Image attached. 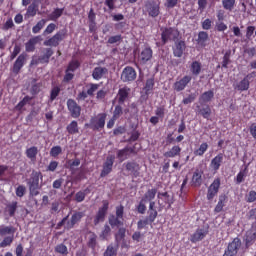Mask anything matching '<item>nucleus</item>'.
<instances>
[{"label": "nucleus", "mask_w": 256, "mask_h": 256, "mask_svg": "<svg viewBox=\"0 0 256 256\" xmlns=\"http://www.w3.org/2000/svg\"><path fill=\"white\" fill-rule=\"evenodd\" d=\"M125 206L120 204L116 206L115 214H111L108 217V223L112 229H118L117 233L115 234V241L116 243H121L125 239V235L127 233V229L123 227L125 225Z\"/></svg>", "instance_id": "nucleus-1"}, {"label": "nucleus", "mask_w": 256, "mask_h": 256, "mask_svg": "<svg viewBox=\"0 0 256 256\" xmlns=\"http://www.w3.org/2000/svg\"><path fill=\"white\" fill-rule=\"evenodd\" d=\"M39 179H43V174L41 171L33 170L30 178L27 180L30 197H37L39 195V190L41 189Z\"/></svg>", "instance_id": "nucleus-2"}, {"label": "nucleus", "mask_w": 256, "mask_h": 256, "mask_svg": "<svg viewBox=\"0 0 256 256\" xmlns=\"http://www.w3.org/2000/svg\"><path fill=\"white\" fill-rule=\"evenodd\" d=\"M83 217H85V213L83 212H74L69 219V215H67L66 217H64L60 222H58L57 227H63L64 225V229H66L67 231H71V229H73L77 223H79Z\"/></svg>", "instance_id": "nucleus-3"}, {"label": "nucleus", "mask_w": 256, "mask_h": 256, "mask_svg": "<svg viewBox=\"0 0 256 256\" xmlns=\"http://www.w3.org/2000/svg\"><path fill=\"white\" fill-rule=\"evenodd\" d=\"M107 120V113H99L97 116L90 119L89 124H85V127H90L93 131H101L105 129V121Z\"/></svg>", "instance_id": "nucleus-4"}, {"label": "nucleus", "mask_w": 256, "mask_h": 256, "mask_svg": "<svg viewBox=\"0 0 256 256\" xmlns=\"http://www.w3.org/2000/svg\"><path fill=\"white\" fill-rule=\"evenodd\" d=\"M65 37H67V29H62L50 39L44 41V45L45 47H59V44L65 39Z\"/></svg>", "instance_id": "nucleus-5"}, {"label": "nucleus", "mask_w": 256, "mask_h": 256, "mask_svg": "<svg viewBox=\"0 0 256 256\" xmlns=\"http://www.w3.org/2000/svg\"><path fill=\"white\" fill-rule=\"evenodd\" d=\"M239 249H241V239L236 237L228 244L222 256H237Z\"/></svg>", "instance_id": "nucleus-6"}, {"label": "nucleus", "mask_w": 256, "mask_h": 256, "mask_svg": "<svg viewBox=\"0 0 256 256\" xmlns=\"http://www.w3.org/2000/svg\"><path fill=\"white\" fill-rule=\"evenodd\" d=\"M219 189H221V178H215L213 182L210 184L207 190L206 198L208 201H213L215 199L217 193H219Z\"/></svg>", "instance_id": "nucleus-7"}, {"label": "nucleus", "mask_w": 256, "mask_h": 256, "mask_svg": "<svg viewBox=\"0 0 256 256\" xmlns=\"http://www.w3.org/2000/svg\"><path fill=\"white\" fill-rule=\"evenodd\" d=\"M145 9L149 15V17H159L161 14V7L159 2L157 1H147L145 3Z\"/></svg>", "instance_id": "nucleus-8"}, {"label": "nucleus", "mask_w": 256, "mask_h": 256, "mask_svg": "<svg viewBox=\"0 0 256 256\" xmlns=\"http://www.w3.org/2000/svg\"><path fill=\"white\" fill-rule=\"evenodd\" d=\"M107 211H109V202L103 201V206L98 209V212L94 216L93 223L94 225H99V223H103L105 221V217L107 216Z\"/></svg>", "instance_id": "nucleus-9"}, {"label": "nucleus", "mask_w": 256, "mask_h": 256, "mask_svg": "<svg viewBox=\"0 0 256 256\" xmlns=\"http://www.w3.org/2000/svg\"><path fill=\"white\" fill-rule=\"evenodd\" d=\"M193 81V76L191 75H184L182 78L178 79L174 84H173V89L177 93H180V91H185L187 85Z\"/></svg>", "instance_id": "nucleus-10"}, {"label": "nucleus", "mask_w": 256, "mask_h": 256, "mask_svg": "<svg viewBox=\"0 0 256 256\" xmlns=\"http://www.w3.org/2000/svg\"><path fill=\"white\" fill-rule=\"evenodd\" d=\"M135 79H137V71L131 66H126L122 71L121 81L123 83H130L131 81H135Z\"/></svg>", "instance_id": "nucleus-11"}, {"label": "nucleus", "mask_w": 256, "mask_h": 256, "mask_svg": "<svg viewBox=\"0 0 256 256\" xmlns=\"http://www.w3.org/2000/svg\"><path fill=\"white\" fill-rule=\"evenodd\" d=\"M26 63H27V54L26 53L20 54L13 64L12 73H14L15 75H19L23 67H25Z\"/></svg>", "instance_id": "nucleus-12"}, {"label": "nucleus", "mask_w": 256, "mask_h": 256, "mask_svg": "<svg viewBox=\"0 0 256 256\" xmlns=\"http://www.w3.org/2000/svg\"><path fill=\"white\" fill-rule=\"evenodd\" d=\"M115 163V156L109 155L106 158V161L102 165V170L100 173V177H107L113 171V164Z\"/></svg>", "instance_id": "nucleus-13"}, {"label": "nucleus", "mask_w": 256, "mask_h": 256, "mask_svg": "<svg viewBox=\"0 0 256 256\" xmlns=\"http://www.w3.org/2000/svg\"><path fill=\"white\" fill-rule=\"evenodd\" d=\"M67 108L68 111H70V115L73 117V119H79V117H81V106H79L75 100L68 99Z\"/></svg>", "instance_id": "nucleus-14"}, {"label": "nucleus", "mask_w": 256, "mask_h": 256, "mask_svg": "<svg viewBox=\"0 0 256 256\" xmlns=\"http://www.w3.org/2000/svg\"><path fill=\"white\" fill-rule=\"evenodd\" d=\"M223 161H225V154L224 153H218L214 158L210 161V170L214 173H217L219 169H221V165H223Z\"/></svg>", "instance_id": "nucleus-15"}, {"label": "nucleus", "mask_w": 256, "mask_h": 256, "mask_svg": "<svg viewBox=\"0 0 256 256\" xmlns=\"http://www.w3.org/2000/svg\"><path fill=\"white\" fill-rule=\"evenodd\" d=\"M129 95H131V88L128 86L120 88L116 96L118 105H125L126 101H129Z\"/></svg>", "instance_id": "nucleus-16"}, {"label": "nucleus", "mask_w": 256, "mask_h": 256, "mask_svg": "<svg viewBox=\"0 0 256 256\" xmlns=\"http://www.w3.org/2000/svg\"><path fill=\"white\" fill-rule=\"evenodd\" d=\"M187 49V44L183 40H177L174 42V46L172 47L174 57L181 58Z\"/></svg>", "instance_id": "nucleus-17"}, {"label": "nucleus", "mask_w": 256, "mask_h": 256, "mask_svg": "<svg viewBox=\"0 0 256 256\" xmlns=\"http://www.w3.org/2000/svg\"><path fill=\"white\" fill-rule=\"evenodd\" d=\"M209 235V230L206 228H198L190 237L191 243H199Z\"/></svg>", "instance_id": "nucleus-18"}, {"label": "nucleus", "mask_w": 256, "mask_h": 256, "mask_svg": "<svg viewBox=\"0 0 256 256\" xmlns=\"http://www.w3.org/2000/svg\"><path fill=\"white\" fill-rule=\"evenodd\" d=\"M126 171L131 173V175L135 178L139 177L141 175V166L139 163L135 161H130L125 164Z\"/></svg>", "instance_id": "nucleus-19"}, {"label": "nucleus", "mask_w": 256, "mask_h": 256, "mask_svg": "<svg viewBox=\"0 0 256 256\" xmlns=\"http://www.w3.org/2000/svg\"><path fill=\"white\" fill-rule=\"evenodd\" d=\"M133 153H135V148L126 146L123 149H120L117 151V159H119V161L123 163V161H126V159H129V156Z\"/></svg>", "instance_id": "nucleus-20"}, {"label": "nucleus", "mask_w": 256, "mask_h": 256, "mask_svg": "<svg viewBox=\"0 0 256 256\" xmlns=\"http://www.w3.org/2000/svg\"><path fill=\"white\" fill-rule=\"evenodd\" d=\"M171 37H173V41H175V39H177V35H175V29H173L171 27L165 28L161 33V41H162L163 45H167V43L169 42Z\"/></svg>", "instance_id": "nucleus-21"}, {"label": "nucleus", "mask_w": 256, "mask_h": 256, "mask_svg": "<svg viewBox=\"0 0 256 256\" xmlns=\"http://www.w3.org/2000/svg\"><path fill=\"white\" fill-rule=\"evenodd\" d=\"M109 73V70L106 67H95L92 71V78L94 81H101L107 74Z\"/></svg>", "instance_id": "nucleus-22"}, {"label": "nucleus", "mask_w": 256, "mask_h": 256, "mask_svg": "<svg viewBox=\"0 0 256 256\" xmlns=\"http://www.w3.org/2000/svg\"><path fill=\"white\" fill-rule=\"evenodd\" d=\"M159 213L157 212V208H155V202H150L148 207V216L146 219L150 222V225L155 223V219H157V216Z\"/></svg>", "instance_id": "nucleus-23"}, {"label": "nucleus", "mask_w": 256, "mask_h": 256, "mask_svg": "<svg viewBox=\"0 0 256 256\" xmlns=\"http://www.w3.org/2000/svg\"><path fill=\"white\" fill-rule=\"evenodd\" d=\"M42 55L38 57V61L43 65V64H48L49 63V59H51V57H53V50L51 48H45L42 51Z\"/></svg>", "instance_id": "nucleus-24"}, {"label": "nucleus", "mask_w": 256, "mask_h": 256, "mask_svg": "<svg viewBox=\"0 0 256 256\" xmlns=\"http://www.w3.org/2000/svg\"><path fill=\"white\" fill-rule=\"evenodd\" d=\"M156 195H157V188L148 189L141 199L146 203H149L150 205L151 203H155V201L153 200L155 199Z\"/></svg>", "instance_id": "nucleus-25"}, {"label": "nucleus", "mask_w": 256, "mask_h": 256, "mask_svg": "<svg viewBox=\"0 0 256 256\" xmlns=\"http://www.w3.org/2000/svg\"><path fill=\"white\" fill-rule=\"evenodd\" d=\"M179 155H181V147L179 145H174L170 150L164 153L166 159H173L179 157Z\"/></svg>", "instance_id": "nucleus-26"}, {"label": "nucleus", "mask_w": 256, "mask_h": 256, "mask_svg": "<svg viewBox=\"0 0 256 256\" xmlns=\"http://www.w3.org/2000/svg\"><path fill=\"white\" fill-rule=\"evenodd\" d=\"M151 59H153V49H151V47L144 48L140 54V61L147 63V61H151Z\"/></svg>", "instance_id": "nucleus-27"}, {"label": "nucleus", "mask_w": 256, "mask_h": 256, "mask_svg": "<svg viewBox=\"0 0 256 256\" xmlns=\"http://www.w3.org/2000/svg\"><path fill=\"white\" fill-rule=\"evenodd\" d=\"M38 154H39V148H37V146H32L30 148H27L25 151V155L27 159H30V161H37Z\"/></svg>", "instance_id": "nucleus-28"}, {"label": "nucleus", "mask_w": 256, "mask_h": 256, "mask_svg": "<svg viewBox=\"0 0 256 256\" xmlns=\"http://www.w3.org/2000/svg\"><path fill=\"white\" fill-rule=\"evenodd\" d=\"M39 43V36H35L25 43V51L27 53H33L35 51V45Z\"/></svg>", "instance_id": "nucleus-29"}, {"label": "nucleus", "mask_w": 256, "mask_h": 256, "mask_svg": "<svg viewBox=\"0 0 256 256\" xmlns=\"http://www.w3.org/2000/svg\"><path fill=\"white\" fill-rule=\"evenodd\" d=\"M203 183V172L196 170L192 176V185L194 187H201Z\"/></svg>", "instance_id": "nucleus-30"}, {"label": "nucleus", "mask_w": 256, "mask_h": 256, "mask_svg": "<svg viewBox=\"0 0 256 256\" xmlns=\"http://www.w3.org/2000/svg\"><path fill=\"white\" fill-rule=\"evenodd\" d=\"M246 245H251L256 241V224L252 226V229L246 232Z\"/></svg>", "instance_id": "nucleus-31"}, {"label": "nucleus", "mask_w": 256, "mask_h": 256, "mask_svg": "<svg viewBox=\"0 0 256 256\" xmlns=\"http://www.w3.org/2000/svg\"><path fill=\"white\" fill-rule=\"evenodd\" d=\"M157 199H160L161 201H163L162 204L161 202L158 201V203L160 205H163V207H165V205H169V207H171L172 202L168 192H158Z\"/></svg>", "instance_id": "nucleus-32"}, {"label": "nucleus", "mask_w": 256, "mask_h": 256, "mask_svg": "<svg viewBox=\"0 0 256 256\" xmlns=\"http://www.w3.org/2000/svg\"><path fill=\"white\" fill-rule=\"evenodd\" d=\"M213 97H215V92L213 90H208L201 94L199 97L200 103H210V101L213 100Z\"/></svg>", "instance_id": "nucleus-33"}, {"label": "nucleus", "mask_w": 256, "mask_h": 256, "mask_svg": "<svg viewBox=\"0 0 256 256\" xmlns=\"http://www.w3.org/2000/svg\"><path fill=\"white\" fill-rule=\"evenodd\" d=\"M202 64L201 62L195 60L191 63L190 65V71L194 77H197L201 74V69H202Z\"/></svg>", "instance_id": "nucleus-34"}, {"label": "nucleus", "mask_w": 256, "mask_h": 256, "mask_svg": "<svg viewBox=\"0 0 256 256\" xmlns=\"http://www.w3.org/2000/svg\"><path fill=\"white\" fill-rule=\"evenodd\" d=\"M66 131L68 135H77L79 133V123L73 120L66 126Z\"/></svg>", "instance_id": "nucleus-35"}, {"label": "nucleus", "mask_w": 256, "mask_h": 256, "mask_svg": "<svg viewBox=\"0 0 256 256\" xmlns=\"http://www.w3.org/2000/svg\"><path fill=\"white\" fill-rule=\"evenodd\" d=\"M250 85H251V82L244 77L238 84H236L235 89L241 92L249 91Z\"/></svg>", "instance_id": "nucleus-36"}, {"label": "nucleus", "mask_w": 256, "mask_h": 256, "mask_svg": "<svg viewBox=\"0 0 256 256\" xmlns=\"http://www.w3.org/2000/svg\"><path fill=\"white\" fill-rule=\"evenodd\" d=\"M225 203H227V195L222 194L219 196L218 203L214 208L215 213H221V211H223V207H225Z\"/></svg>", "instance_id": "nucleus-37"}, {"label": "nucleus", "mask_w": 256, "mask_h": 256, "mask_svg": "<svg viewBox=\"0 0 256 256\" xmlns=\"http://www.w3.org/2000/svg\"><path fill=\"white\" fill-rule=\"evenodd\" d=\"M65 11V8H55L52 13L48 15L49 21H57Z\"/></svg>", "instance_id": "nucleus-38"}, {"label": "nucleus", "mask_w": 256, "mask_h": 256, "mask_svg": "<svg viewBox=\"0 0 256 256\" xmlns=\"http://www.w3.org/2000/svg\"><path fill=\"white\" fill-rule=\"evenodd\" d=\"M207 149H209V144L207 142H203L199 148L194 150L195 157H203L205 153H207Z\"/></svg>", "instance_id": "nucleus-39"}, {"label": "nucleus", "mask_w": 256, "mask_h": 256, "mask_svg": "<svg viewBox=\"0 0 256 256\" xmlns=\"http://www.w3.org/2000/svg\"><path fill=\"white\" fill-rule=\"evenodd\" d=\"M198 108V115H201L203 117V119H209V117H211V107H209V105H207L206 107L204 108H201L199 106H197Z\"/></svg>", "instance_id": "nucleus-40"}, {"label": "nucleus", "mask_w": 256, "mask_h": 256, "mask_svg": "<svg viewBox=\"0 0 256 256\" xmlns=\"http://www.w3.org/2000/svg\"><path fill=\"white\" fill-rule=\"evenodd\" d=\"M109 237H111V226L105 224L100 233V239H102V241H107Z\"/></svg>", "instance_id": "nucleus-41"}, {"label": "nucleus", "mask_w": 256, "mask_h": 256, "mask_svg": "<svg viewBox=\"0 0 256 256\" xmlns=\"http://www.w3.org/2000/svg\"><path fill=\"white\" fill-rule=\"evenodd\" d=\"M61 93V86H53L50 90V97H49V103H53L57 97H59V94Z\"/></svg>", "instance_id": "nucleus-42"}, {"label": "nucleus", "mask_w": 256, "mask_h": 256, "mask_svg": "<svg viewBox=\"0 0 256 256\" xmlns=\"http://www.w3.org/2000/svg\"><path fill=\"white\" fill-rule=\"evenodd\" d=\"M15 227L13 226H2L0 228L1 237H5V235H15Z\"/></svg>", "instance_id": "nucleus-43"}, {"label": "nucleus", "mask_w": 256, "mask_h": 256, "mask_svg": "<svg viewBox=\"0 0 256 256\" xmlns=\"http://www.w3.org/2000/svg\"><path fill=\"white\" fill-rule=\"evenodd\" d=\"M17 207V201H14L6 206V212L8 213L9 217H15V213H17Z\"/></svg>", "instance_id": "nucleus-44"}, {"label": "nucleus", "mask_w": 256, "mask_h": 256, "mask_svg": "<svg viewBox=\"0 0 256 256\" xmlns=\"http://www.w3.org/2000/svg\"><path fill=\"white\" fill-rule=\"evenodd\" d=\"M118 247L114 244H109L103 254V256H117Z\"/></svg>", "instance_id": "nucleus-45"}, {"label": "nucleus", "mask_w": 256, "mask_h": 256, "mask_svg": "<svg viewBox=\"0 0 256 256\" xmlns=\"http://www.w3.org/2000/svg\"><path fill=\"white\" fill-rule=\"evenodd\" d=\"M54 251L55 253H58V255H69V249L63 243L57 244L54 248Z\"/></svg>", "instance_id": "nucleus-46"}, {"label": "nucleus", "mask_w": 256, "mask_h": 256, "mask_svg": "<svg viewBox=\"0 0 256 256\" xmlns=\"http://www.w3.org/2000/svg\"><path fill=\"white\" fill-rule=\"evenodd\" d=\"M33 100V97L31 96H25L16 106L15 109L16 111H23V108L27 103L31 102Z\"/></svg>", "instance_id": "nucleus-47"}, {"label": "nucleus", "mask_w": 256, "mask_h": 256, "mask_svg": "<svg viewBox=\"0 0 256 256\" xmlns=\"http://www.w3.org/2000/svg\"><path fill=\"white\" fill-rule=\"evenodd\" d=\"M207 41H209V34L205 31H200L198 33V43L202 45V47H205Z\"/></svg>", "instance_id": "nucleus-48"}, {"label": "nucleus", "mask_w": 256, "mask_h": 256, "mask_svg": "<svg viewBox=\"0 0 256 256\" xmlns=\"http://www.w3.org/2000/svg\"><path fill=\"white\" fill-rule=\"evenodd\" d=\"M87 246L90 249H95V247H97V234H95L94 232L90 233V236H89L88 242H87Z\"/></svg>", "instance_id": "nucleus-49"}, {"label": "nucleus", "mask_w": 256, "mask_h": 256, "mask_svg": "<svg viewBox=\"0 0 256 256\" xmlns=\"http://www.w3.org/2000/svg\"><path fill=\"white\" fill-rule=\"evenodd\" d=\"M147 202H145V200H143L141 198V200L139 201L138 205H136V211L137 213H139L140 215H145V213L147 212Z\"/></svg>", "instance_id": "nucleus-50"}, {"label": "nucleus", "mask_w": 256, "mask_h": 256, "mask_svg": "<svg viewBox=\"0 0 256 256\" xmlns=\"http://www.w3.org/2000/svg\"><path fill=\"white\" fill-rule=\"evenodd\" d=\"M236 0H222V6L225 11H233L235 9Z\"/></svg>", "instance_id": "nucleus-51"}, {"label": "nucleus", "mask_w": 256, "mask_h": 256, "mask_svg": "<svg viewBox=\"0 0 256 256\" xmlns=\"http://www.w3.org/2000/svg\"><path fill=\"white\" fill-rule=\"evenodd\" d=\"M37 11H38V6L35 2H33L32 4H30L27 8L26 11V15L28 17H35V15H37Z\"/></svg>", "instance_id": "nucleus-52"}, {"label": "nucleus", "mask_w": 256, "mask_h": 256, "mask_svg": "<svg viewBox=\"0 0 256 256\" xmlns=\"http://www.w3.org/2000/svg\"><path fill=\"white\" fill-rule=\"evenodd\" d=\"M87 193H89V189H85L84 191H78L75 194V201L77 203H83V201H85V197H87Z\"/></svg>", "instance_id": "nucleus-53"}, {"label": "nucleus", "mask_w": 256, "mask_h": 256, "mask_svg": "<svg viewBox=\"0 0 256 256\" xmlns=\"http://www.w3.org/2000/svg\"><path fill=\"white\" fill-rule=\"evenodd\" d=\"M78 67H81V63L78 60H72L69 62L66 71L75 73Z\"/></svg>", "instance_id": "nucleus-54"}, {"label": "nucleus", "mask_w": 256, "mask_h": 256, "mask_svg": "<svg viewBox=\"0 0 256 256\" xmlns=\"http://www.w3.org/2000/svg\"><path fill=\"white\" fill-rule=\"evenodd\" d=\"M86 87L88 96L93 97V95H95V92L99 89L100 85L95 83H89Z\"/></svg>", "instance_id": "nucleus-55"}, {"label": "nucleus", "mask_w": 256, "mask_h": 256, "mask_svg": "<svg viewBox=\"0 0 256 256\" xmlns=\"http://www.w3.org/2000/svg\"><path fill=\"white\" fill-rule=\"evenodd\" d=\"M47 23V20L41 19L40 21L37 22L35 26L32 28V33L37 34L41 32V29L45 27V24Z\"/></svg>", "instance_id": "nucleus-56"}, {"label": "nucleus", "mask_w": 256, "mask_h": 256, "mask_svg": "<svg viewBox=\"0 0 256 256\" xmlns=\"http://www.w3.org/2000/svg\"><path fill=\"white\" fill-rule=\"evenodd\" d=\"M15 240L14 235L6 236L0 243V247L5 248V247H11V243Z\"/></svg>", "instance_id": "nucleus-57"}, {"label": "nucleus", "mask_w": 256, "mask_h": 256, "mask_svg": "<svg viewBox=\"0 0 256 256\" xmlns=\"http://www.w3.org/2000/svg\"><path fill=\"white\" fill-rule=\"evenodd\" d=\"M153 87H155V78H149L146 80L144 91L145 93H149V91H153Z\"/></svg>", "instance_id": "nucleus-58"}, {"label": "nucleus", "mask_w": 256, "mask_h": 256, "mask_svg": "<svg viewBox=\"0 0 256 256\" xmlns=\"http://www.w3.org/2000/svg\"><path fill=\"white\" fill-rule=\"evenodd\" d=\"M61 153H63V148H61V146H54L50 150V157H54V159H55V158L59 157V155H61Z\"/></svg>", "instance_id": "nucleus-59"}, {"label": "nucleus", "mask_w": 256, "mask_h": 256, "mask_svg": "<svg viewBox=\"0 0 256 256\" xmlns=\"http://www.w3.org/2000/svg\"><path fill=\"white\" fill-rule=\"evenodd\" d=\"M122 104H118L115 106V109L113 111V118L114 119H119L121 115H123V107L121 106Z\"/></svg>", "instance_id": "nucleus-60"}, {"label": "nucleus", "mask_w": 256, "mask_h": 256, "mask_svg": "<svg viewBox=\"0 0 256 256\" xmlns=\"http://www.w3.org/2000/svg\"><path fill=\"white\" fill-rule=\"evenodd\" d=\"M229 63H231V52H226L223 56L222 67L224 69H227Z\"/></svg>", "instance_id": "nucleus-61"}, {"label": "nucleus", "mask_w": 256, "mask_h": 256, "mask_svg": "<svg viewBox=\"0 0 256 256\" xmlns=\"http://www.w3.org/2000/svg\"><path fill=\"white\" fill-rule=\"evenodd\" d=\"M121 41H123V36H121V34L111 36L108 38V43L110 45H115V43H121Z\"/></svg>", "instance_id": "nucleus-62"}, {"label": "nucleus", "mask_w": 256, "mask_h": 256, "mask_svg": "<svg viewBox=\"0 0 256 256\" xmlns=\"http://www.w3.org/2000/svg\"><path fill=\"white\" fill-rule=\"evenodd\" d=\"M195 99H197V94L191 93L188 95V97H186L182 100V103L184 105H189V104L193 103V101H195Z\"/></svg>", "instance_id": "nucleus-63"}, {"label": "nucleus", "mask_w": 256, "mask_h": 256, "mask_svg": "<svg viewBox=\"0 0 256 256\" xmlns=\"http://www.w3.org/2000/svg\"><path fill=\"white\" fill-rule=\"evenodd\" d=\"M26 191H27V188H26L24 185H19V186L16 188L15 193H16V195H17L18 197H23V196L25 195Z\"/></svg>", "instance_id": "nucleus-64"}]
</instances>
